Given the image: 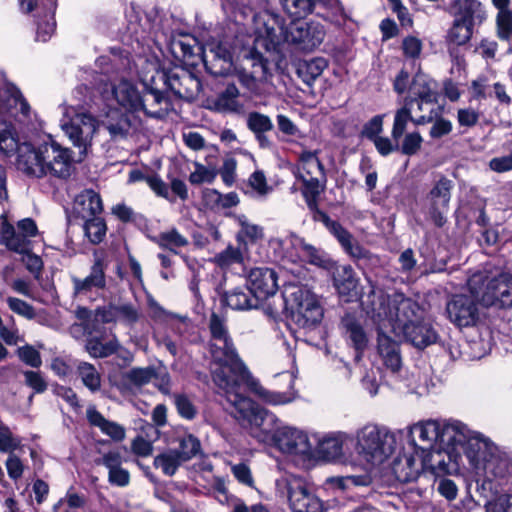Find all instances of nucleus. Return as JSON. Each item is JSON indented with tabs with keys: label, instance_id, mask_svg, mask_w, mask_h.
Listing matches in <instances>:
<instances>
[{
	"label": "nucleus",
	"instance_id": "obj_1",
	"mask_svg": "<svg viewBox=\"0 0 512 512\" xmlns=\"http://www.w3.org/2000/svg\"><path fill=\"white\" fill-rule=\"evenodd\" d=\"M363 310L379 325L390 328L396 335H403L415 347L423 349L437 341L432 326L421 321L419 305L403 294L386 296L381 290L371 288L360 297Z\"/></svg>",
	"mask_w": 512,
	"mask_h": 512
},
{
	"label": "nucleus",
	"instance_id": "obj_2",
	"mask_svg": "<svg viewBox=\"0 0 512 512\" xmlns=\"http://www.w3.org/2000/svg\"><path fill=\"white\" fill-rule=\"evenodd\" d=\"M217 346L218 348L209 343V352L213 360V382L241 417L249 418L257 425L262 424L269 415L239 391L241 383L248 376V371L237 354L232 338H226L225 344L220 342Z\"/></svg>",
	"mask_w": 512,
	"mask_h": 512
},
{
	"label": "nucleus",
	"instance_id": "obj_3",
	"mask_svg": "<svg viewBox=\"0 0 512 512\" xmlns=\"http://www.w3.org/2000/svg\"><path fill=\"white\" fill-rule=\"evenodd\" d=\"M254 26L256 47L267 51L275 50L282 41L295 45L299 50L312 51L325 36L320 23L296 20L284 28L278 16L267 12L254 17Z\"/></svg>",
	"mask_w": 512,
	"mask_h": 512
},
{
	"label": "nucleus",
	"instance_id": "obj_4",
	"mask_svg": "<svg viewBox=\"0 0 512 512\" xmlns=\"http://www.w3.org/2000/svg\"><path fill=\"white\" fill-rule=\"evenodd\" d=\"M18 170L30 177L54 176L68 178L73 171V159L69 148L58 143L46 142L38 147L22 143L16 160Z\"/></svg>",
	"mask_w": 512,
	"mask_h": 512
},
{
	"label": "nucleus",
	"instance_id": "obj_5",
	"mask_svg": "<svg viewBox=\"0 0 512 512\" xmlns=\"http://www.w3.org/2000/svg\"><path fill=\"white\" fill-rule=\"evenodd\" d=\"M268 415L262 424L253 423L249 418L241 417L235 410L234 416L250 425V434L259 442L273 444L284 454L293 456L309 457L312 446L306 433L291 426H276L273 430L270 424H276L278 421L274 414L263 409Z\"/></svg>",
	"mask_w": 512,
	"mask_h": 512
},
{
	"label": "nucleus",
	"instance_id": "obj_6",
	"mask_svg": "<svg viewBox=\"0 0 512 512\" xmlns=\"http://www.w3.org/2000/svg\"><path fill=\"white\" fill-rule=\"evenodd\" d=\"M351 441L359 460L372 467L383 464L394 453L396 445L395 435L389 428L371 422L359 427Z\"/></svg>",
	"mask_w": 512,
	"mask_h": 512
},
{
	"label": "nucleus",
	"instance_id": "obj_7",
	"mask_svg": "<svg viewBox=\"0 0 512 512\" xmlns=\"http://www.w3.org/2000/svg\"><path fill=\"white\" fill-rule=\"evenodd\" d=\"M287 309L292 321L300 328L310 329L323 318V308L317 296L305 286H289L284 292Z\"/></svg>",
	"mask_w": 512,
	"mask_h": 512
},
{
	"label": "nucleus",
	"instance_id": "obj_8",
	"mask_svg": "<svg viewBox=\"0 0 512 512\" xmlns=\"http://www.w3.org/2000/svg\"><path fill=\"white\" fill-rule=\"evenodd\" d=\"M62 118L60 127L72 144L79 149V154L85 156L92 146V140L98 129L97 119L85 112H78L74 107H60Z\"/></svg>",
	"mask_w": 512,
	"mask_h": 512
},
{
	"label": "nucleus",
	"instance_id": "obj_9",
	"mask_svg": "<svg viewBox=\"0 0 512 512\" xmlns=\"http://www.w3.org/2000/svg\"><path fill=\"white\" fill-rule=\"evenodd\" d=\"M279 493L286 496L293 512H323L324 504L309 490L305 480L297 476H287L277 481Z\"/></svg>",
	"mask_w": 512,
	"mask_h": 512
},
{
	"label": "nucleus",
	"instance_id": "obj_10",
	"mask_svg": "<svg viewBox=\"0 0 512 512\" xmlns=\"http://www.w3.org/2000/svg\"><path fill=\"white\" fill-rule=\"evenodd\" d=\"M480 280V275H474L468 282L471 295H455L446 305L449 320L458 327L473 326L478 321L477 300H480V291L476 285Z\"/></svg>",
	"mask_w": 512,
	"mask_h": 512
},
{
	"label": "nucleus",
	"instance_id": "obj_11",
	"mask_svg": "<svg viewBox=\"0 0 512 512\" xmlns=\"http://www.w3.org/2000/svg\"><path fill=\"white\" fill-rule=\"evenodd\" d=\"M296 176L303 182V194L309 207H312L316 197L323 191L326 181L323 166L316 152L304 151L300 154Z\"/></svg>",
	"mask_w": 512,
	"mask_h": 512
},
{
	"label": "nucleus",
	"instance_id": "obj_12",
	"mask_svg": "<svg viewBox=\"0 0 512 512\" xmlns=\"http://www.w3.org/2000/svg\"><path fill=\"white\" fill-rule=\"evenodd\" d=\"M111 99L127 113L143 111L147 116L159 117L162 110H152L144 102L135 85L127 80H121L111 86Z\"/></svg>",
	"mask_w": 512,
	"mask_h": 512
},
{
	"label": "nucleus",
	"instance_id": "obj_13",
	"mask_svg": "<svg viewBox=\"0 0 512 512\" xmlns=\"http://www.w3.org/2000/svg\"><path fill=\"white\" fill-rule=\"evenodd\" d=\"M157 76L176 97L186 101L194 100L201 90L200 80L183 69L169 73L157 72Z\"/></svg>",
	"mask_w": 512,
	"mask_h": 512
},
{
	"label": "nucleus",
	"instance_id": "obj_14",
	"mask_svg": "<svg viewBox=\"0 0 512 512\" xmlns=\"http://www.w3.org/2000/svg\"><path fill=\"white\" fill-rule=\"evenodd\" d=\"M480 291V301L485 306L512 307V275L503 273L489 279Z\"/></svg>",
	"mask_w": 512,
	"mask_h": 512
},
{
	"label": "nucleus",
	"instance_id": "obj_15",
	"mask_svg": "<svg viewBox=\"0 0 512 512\" xmlns=\"http://www.w3.org/2000/svg\"><path fill=\"white\" fill-rule=\"evenodd\" d=\"M439 423L434 420L418 422L409 429L410 444L415 449V456L425 453L438 447Z\"/></svg>",
	"mask_w": 512,
	"mask_h": 512
},
{
	"label": "nucleus",
	"instance_id": "obj_16",
	"mask_svg": "<svg viewBox=\"0 0 512 512\" xmlns=\"http://www.w3.org/2000/svg\"><path fill=\"white\" fill-rule=\"evenodd\" d=\"M6 114H10L25 126L31 125L35 118L30 105L16 88L5 92L0 90V116Z\"/></svg>",
	"mask_w": 512,
	"mask_h": 512
},
{
	"label": "nucleus",
	"instance_id": "obj_17",
	"mask_svg": "<svg viewBox=\"0 0 512 512\" xmlns=\"http://www.w3.org/2000/svg\"><path fill=\"white\" fill-rule=\"evenodd\" d=\"M207 70L216 76L228 74L233 67V57L227 43L211 42L202 50Z\"/></svg>",
	"mask_w": 512,
	"mask_h": 512
},
{
	"label": "nucleus",
	"instance_id": "obj_18",
	"mask_svg": "<svg viewBox=\"0 0 512 512\" xmlns=\"http://www.w3.org/2000/svg\"><path fill=\"white\" fill-rule=\"evenodd\" d=\"M458 452L444 450L436 447L435 449L419 455L423 470L430 471L436 476L450 474L457 469Z\"/></svg>",
	"mask_w": 512,
	"mask_h": 512
},
{
	"label": "nucleus",
	"instance_id": "obj_19",
	"mask_svg": "<svg viewBox=\"0 0 512 512\" xmlns=\"http://www.w3.org/2000/svg\"><path fill=\"white\" fill-rule=\"evenodd\" d=\"M452 182L448 179H440L429 193V215L437 226L445 223V214L448 211L451 198Z\"/></svg>",
	"mask_w": 512,
	"mask_h": 512
},
{
	"label": "nucleus",
	"instance_id": "obj_20",
	"mask_svg": "<svg viewBox=\"0 0 512 512\" xmlns=\"http://www.w3.org/2000/svg\"><path fill=\"white\" fill-rule=\"evenodd\" d=\"M250 292L259 301L273 296L277 289V274L268 267H257L250 271L248 276Z\"/></svg>",
	"mask_w": 512,
	"mask_h": 512
},
{
	"label": "nucleus",
	"instance_id": "obj_21",
	"mask_svg": "<svg viewBox=\"0 0 512 512\" xmlns=\"http://www.w3.org/2000/svg\"><path fill=\"white\" fill-rule=\"evenodd\" d=\"M341 330L345 340L355 349L357 357L368 347L370 335L361 319L347 314L341 320Z\"/></svg>",
	"mask_w": 512,
	"mask_h": 512
},
{
	"label": "nucleus",
	"instance_id": "obj_22",
	"mask_svg": "<svg viewBox=\"0 0 512 512\" xmlns=\"http://www.w3.org/2000/svg\"><path fill=\"white\" fill-rule=\"evenodd\" d=\"M496 448L497 446L488 438L472 430L469 431V437L463 447L465 455L475 470L486 461L493 451H496Z\"/></svg>",
	"mask_w": 512,
	"mask_h": 512
},
{
	"label": "nucleus",
	"instance_id": "obj_23",
	"mask_svg": "<svg viewBox=\"0 0 512 512\" xmlns=\"http://www.w3.org/2000/svg\"><path fill=\"white\" fill-rule=\"evenodd\" d=\"M106 266L100 257H96L85 278L72 277L73 292L76 296L87 295L93 290H103L106 287Z\"/></svg>",
	"mask_w": 512,
	"mask_h": 512
},
{
	"label": "nucleus",
	"instance_id": "obj_24",
	"mask_svg": "<svg viewBox=\"0 0 512 512\" xmlns=\"http://www.w3.org/2000/svg\"><path fill=\"white\" fill-rule=\"evenodd\" d=\"M470 429L459 421L439 423L438 447L457 452L458 447H464Z\"/></svg>",
	"mask_w": 512,
	"mask_h": 512
},
{
	"label": "nucleus",
	"instance_id": "obj_25",
	"mask_svg": "<svg viewBox=\"0 0 512 512\" xmlns=\"http://www.w3.org/2000/svg\"><path fill=\"white\" fill-rule=\"evenodd\" d=\"M247 61L251 64L253 70L250 73H241L239 81L253 95L259 96L262 94L260 83L267 79V61L257 51L250 52Z\"/></svg>",
	"mask_w": 512,
	"mask_h": 512
},
{
	"label": "nucleus",
	"instance_id": "obj_26",
	"mask_svg": "<svg viewBox=\"0 0 512 512\" xmlns=\"http://www.w3.org/2000/svg\"><path fill=\"white\" fill-rule=\"evenodd\" d=\"M453 18L471 26L481 24L486 19V12L478 0H454L449 6Z\"/></svg>",
	"mask_w": 512,
	"mask_h": 512
},
{
	"label": "nucleus",
	"instance_id": "obj_27",
	"mask_svg": "<svg viewBox=\"0 0 512 512\" xmlns=\"http://www.w3.org/2000/svg\"><path fill=\"white\" fill-rule=\"evenodd\" d=\"M315 219L322 221L329 231L337 238L344 250L354 258H363L365 250L358 244L352 235L339 223L331 220L327 214L317 211Z\"/></svg>",
	"mask_w": 512,
	"mask_h": 512
},
{
	"label": "nucleus",
	"instance_id": "obj_28",
	"mask_svg": "<svg viewBox=\"0 0 512 512\" xmlns=\"http://www.w3.org/2000/svg\"><path fill=\"white\" fill-rule=\"evenodd\" d=\"M476 471L483 473L484 476L491 480L493 478H504L512 471V460L506 454L501 452L498 447L496 451L490 454V456L479 466Z\"/></svg>",
	"mask_w": 512,
	"mask_h": 512
},
{
	"label": "nucleus",
	"instance_id": "obj_29",
	"mask_svg": "<svg viewBox=\"0 0 512 512\" xmlns=\"http://www.w3.org/2000/svg\"><path fill=\"white\" fill-rule=\"evenodd\" d=\"M378 327V353L382 358L383 364L392 372H397L402 365V359L399 351V345L387 336L383 330L385 327Z\"/></svg>",
	"mask_w": 512,
	"mask_h": 512
},
{
	"label": "nucleus",
	"instance_id": "obj_30",
	"mask_svg": "<svg viewBox=\"0 0 512 512\" xmlns=\"http://www.w3.org/2000/svg\"><path fill=\"white\" fill-rule=\"evenodd\" d=\"M333 284L340 296L349 299L358 296V279L349 265L336 266L333 271Z\"/></svg>",
	"mask_w": 512,
	"mask_h": 512
},
{
	"label": "nucleus",
	"instance_id": "obj_31",
	"mask_svg": "<svg viewBox=\"0 0 512 512\" xmlns=\"http://www.w3.org/2000/svg\"><path fill=\"white\" fill-rule=\"evenodd\" d=\"M0 243L5 247L18 254L31 251V241L10 223L3 221L0 225Z\"/></svg>",
	"mask_w": 512,
	"mask_h": 512
},
{
	"label": "nucleus",
	"instance_id": "obj_32",
	"mask_svg": "<svg viewBox=\"0 0 512 512\" xmlns=\"http://www.w3.org/2000/svg\"><path fill=\"white\" fill-rule=\"evenodd\" d=\"M352 436L345 432H337L324 437L318 444V453L331 461L343 456L344 445L351 441Z\"/></svg>",
	"mask_w": 512,
	"mask_h": 512
},
{
	"label": "nucleus",
	"instance_id": "obj_33",
	"mask_svg": "<svg viewBox=\"0 0 512 512\" xmlns=\"http://www.w3.org/2000/svg\"><path fill=\"white\" fill-rule=\"evenodd\" d=\"M75 210L83 218L99 216L103 210L102 199L93 190H85L75 200Z\"/></svg>",
	"mask_w": 512,
	"mask_h": 512
},
{
	"label": "nucleus",
	"instance_id": "obj_34",
	"mask_svg": "<svg viewBox=\"0 0 512 512\" xmlns=\"http://www.w3.org/2000/svg\"><path fill=\"white\" fill-rule=\"evenodd\" d=\"M86 415L91 425L98 427L103 434L111 437L114 441H122L125 438V428L116 422L107 420L95 407H89Z\"/></svg>",
	"mask_w": 512,
	"mask_h": 512
},
{
	"label": "nucleus",
	"instance_id": "obj_35",
	"mask_svg": "<svg viewBox=\"0 0 512 512\" xmlns=\"http://www.w3.org/2000/svg\"><path fill=\"white\" fill-rule=\"evenodd\" d=\"M408 97L414 98V101L421 100V102L426 103L436 102L437 92L435 90V83L424 74H416L409 86Z\"/></svg>",
	"mask_w": 512,
	"mask_h": 512
},
{
	"label": "nucleus",
	"instance_id": "obj_36",
	"mask_svg": "<svg viewBox=\"0 0 512 512\" xmlns=\"http://www.w3.org/2000/svg\"><path fill=\"white\" fill-rule=\"evenodd\" d=\"M306 244L307 242L303 238L295 234H291L283 239L277 238L271 241V245L275 249L281 250L282 257L292 263L299 262L303 253L302 247L304 248Z\"/></svg>",
	"mask_w": 512,
	"mask_h": 512
},
{
	"label": "nucleus",
	"instance_id": "obj_37",
	"mask_svg": "<svg viewBox=\"0 0 512 512\" xmlns=\"http://www.w3.org/2000/svg\"><path fill=\"white\" fill-rule=\"evenodd\" d=\"M418 458L421 460L420 457ZM392 470L397 480L406 483L416 480L419 477L420 471L423 469L421 462H416L415 456L405 455L397 458L393 462Z\"/></svg>",
	"mask_w": 512,
	"mask_h": 512
},
{
	"label": "nucleus",
	"instance_id": "obj_38",
	"mask_svg": "<svg viewBox=\"0 0 512 512\" xmlns=\"http://www.w3.org/2000/svg\"><path fill=\"white\" fill-rule=\"evenodd\" d=\"M240 92L234 84H229L218 94L213 101L214 109L225 113H239L243 110V105L239 102Z\"/></svg>",
	"mask_w": 512,
	"mask_h": 512
},
{
	"label": "nucleus",
	"instance_id": "obj_39",
	"mask_svg": "<svg viewBox=\"0 0 512 512\" xmlns=\"http://www.w3.org/2000/svg\"><path fill=\"white\" fill-rule=\"evenodd\" d=\"M414 105V98L405 97L403 104L395 111L394 122L391 130V136L394 140L400 139L408 126V123H413L412 107Z\"/></svg>",
	"mask_w": 512,
	"mask_h": 512
},
{
	"label": "nucleus",
	"instance_id": "obj_40",
	"mask_svg": "<svg viewBox=\"0 0 512 512\" xmlns=\"http://www.w3.org/2000/svg\"><path fill=\"white\" fill-rule=\"evenodd\" d=\"M227 306L234 310H248L257 308L259 301L247 288H235L224 295Z\"/></svg>",
	"mask_w": 512,
	"mask_h": 512
},
{
	"label": "nucleus",
	"instance_id": "obj_41",
	"mask_svg": "<svg viewBox=\"0 0 512 512\" xmlns=\"http://www.w3.org/2000/svg\"><path fill=\"white\" fill-rule=\"evenodd\" d=\"M103 124L112 138L125 137L132 126L128 115L117 110L109 111Z\"/></svg>",
	"mask_w": 512,
	"mask_h": 512
},
{
	"label": "nucleus",
	"instance_id": "obj_42",
	"mask_svg": "<svg viewBox=\"0 0 512 512\" xmlns=\"http://www.w3.org/2000/svg\"><path fill=\"white\" fill-rule=\"evenodd\" d=\"M85 348L91 357L105 358L116 353L120 348V344L115 336L106 342H103V340L98 337H89Z\"/></svg>",
	"mask_w": 512,
	"mask_h": 512
},
{
	"label": "nucleus",
	"instance_id": "obj_43",
	"mask_svg": "<svg viewBox=\"0 0 512 512\" xmlns=\"http://www.w3.org/2000/svg\"><path fill=\"white\" fill-rule=\"evenodd\" d=\"M202 50L198 46L197 40L188 35L179 36L171 41V51L177 58L184 61L191 59L202 52Z\"/></svg>",
	"mask_w": 512,
	"mask_h": 512
},
{
	"label": "nucleus",
	"instance_id": "obj_44",
	"mask_svg": "<svg viewBox=\"0 0 512 512\" xmlns=\"http://www.w3.org/2000/svg\"><path fill=\"white\" fill-rule=\"evenodd\" d=\"M327 61L322 57L301 61L297 67L299 77L308 85L313 83L326 69Z\"/></svg>",
	"mask_w": 512,
	"mask_h": 512
},
{
	"label": "nucleus",
	"instance_id": "obj_45",
	"mask_svg": "<svg viewBox=\"0 0 512 512\" xmlns=\"http://www.w3.org/2000/svg\"><path fill=\"white\" fill-rule=\"evenodd\" d=\"M87 498L84 494H79L73 488L67 490L64 497L60 498L54 505V512H79L85 509Z\"/></svg>",
	"mask_w": 512,
	"mask_h": 512
},
{
	"label": "nucleus",
	"instance_id": "obj_46",
	"mask_svg": "<svg viewBox=\"0 0 512 512\" xmlns=\"http://www.w3.org/2000/svg\"><path fill=\"white\" fill-rule=\"evenodd\" d=\"M194 171L189 175V182L193 185L212 183L218 175V168L212 161V156L207 157V165L194 162Z\"/></svg>",
	"mask_w": 512,
	"mask_h": 512
},
{
	"label": "nucleus",
	"instance_id": "obj_47",
	"mask_svg": "<svg viewBox=\"0 0 512 512\" xmlns=\"http://www.w3.org/2000/svg\"><path fill=\"white\" fill-rule=\"evenodd\" d=\"M186 462L176 449L168 450L154 458V466L167 476H173L178 468Z\"/></svg>",
	"mask_w": 512,
	"mask_h": 512
},
{
	"label": "nucleus",
	"instance_id": "obj_48",
	"mask_svg": "<svg viewBox=\"0 0 512 512\" xmlns=\"http://www.w3.org/2000/svg\"><path fill=\"white\" fill-rule=\"evenodd\" d=\"M153 241L161 248L168 249L177 253V249L188 245V239L180 234L176 229H171L157 235Z\"/></svg>",
	"mask_w": 512,
	"mask_h": 512
},
{
	"label": "nucleus",
	"instance_id": "obj_49",
	"mask_svg": "<svg viewBox=\"0 0 512 512\" xmlns=\"http://www.w3.org/2000/svg\"><path fill=\"white\" fill-rule=\"evenodd\" d=\"M302 250L303 253L299 262H306L324 269H332L334 267L332 260L321 249L307 243L304 248L302 247Z\"/></svg>",
	"mask_w": 512,
	"mask_h": 512
},
{
	"label": "nucleus",
	"instance_id": "obj_50",
	"mask_svg": "<svg viewBox=\"0 0 512 512\" xmlns=\"http://www.w3.org/2000/svg\"><path fill=\"white\" fill-rule=\"evenodd\" d=\"M284 10L294 18H302L310 14L316 4L323 5L322 0H281Z\"/></svg>",
	"mask_w": 512,
	"mask_h": 512
},
{
	"label": "nucleus",
	"instance_id": "obj_51",
	"mask_svg": "<svg viewBox=\"0 0 512 512\" xmlns=\"http://www.w3.org/2000/svg\"><path fill=\"white\" fill-rule=\"evenodd\" d=\"M77 373L83 385L91 392H97L101 388V376L94 365L81 362L77 367Z\"/></svg>",
	"mask_w": 512,
	"mask_h": 512
},
{
	"label": "nucleus",
	"instance_id": "obj_52",
	"mask_svg": "<svg viewBox=\"0 0 512 512\" xmlns=\"http://www.w3.org/2000/svg\"><path fill=\"white\" fill-rule=\"evenodd\" d=\"M473 27L454 18L453 24L447 32L446 39L449 43L464 45L471 39Z\"/></svg>",
	"mask_w": 512,
	"mask_h": 512
},
{
	"label": "nucleus",
	"instance_id": "obj_53",
	"mask_svg": "<svg viewBox=\"0 0 512 512\" xmlns=\"http://www.w3.org/2000/svg\"><path fill=\"white\" fill-rule=\"evenodd\" d=\"M18 140L14 127L5 121H0V152L10 155L14 151L18 152Z\"/></svg>",
	"mask_w": 512,
	"mask_h": 512
},
{
	"label": "nucleus",
	"instance_id": "obj_54",
	"mask_svg": "<svg viewBox=\"0 0 512 512\" xmlns=\"http://www.w3.org/2000/svg\"><path fill=\"white\" fill-rule=\"evenodd\" d=\"M370 478L367 475H350L330 477L326 480V484L339 490H347L353 486H367Z\"/></svg>",
	"mask_w": 512,
	"mask_h": 512
},
{
	"label": "nucleus",
	"instance_id": "obj_55",
	"mask_svg": "<svg viewBox=\"0 0 512 512\" xmlns=\"http://www.w3.org/2000/svg\"><path fill=\"white\" fill-rule=\"evenodd\" d=\"M176 450L187 462L201 453V443L194 435L185 434L179 438V449Z\"/></svg>",
	"mask_w": 512,
	"mask_h": 512
},
{
	"label": "nucleus",
	"instance_id": "obj_56",
	"mask_svg": "<svg viewBox=\"0 0 512 512\" xmlns=\"http://www.w3.org/2000/svg\"><path fill=\"white\" fill-rule=\"evenodd\" d=\"M255 393L267 404L283 405L292 402L296 398L295 392H274L262 386H256Z\"/></svg>",
	"mask_w": 512,
	"mask_h": 512
},
{
	"label": "nucleus",
	"instance_id": "obj_57",
	"mask_svg": "<svg viewBox=\"0 0 512 512\" xmlns=\"http://www.w3.org/2000/svg\"><path fill=\"white\" fill-rule=\"evenodd\" d=\"M84 230L89 240L94 243H100L106 235V224L100 216L84 219Z\"/></svg>",
	"mask_w": 512,
	"mask_h": 512
},
{
	"label": "nucleus",
	"instance_id": "obj_58",
	"mask_svg": "<svg viewBox=\"0 0 512 512\" xmlns=\"http://www.w3.org/2000/svg\"><path fill=\"white\" fill-rule=\"evenodd\" d=\"M210 340L209 343H213V346L218 348V343L225 344V340L231 337L226 324L217 314L213 313L209 320Z\"/></svg>",
	"mask_w": 512,
	"mask_h": 512
},
{
	"label": "nucleus",
	"instance_id": "obj_59",
	"mask_svg": "<svg viewBox=\"0 0 512 512\" xmlns=\"http://www.w3.org/2000/svg\"><path fill=\"white\" fill-rule=\"evenodd\" d=\"M247 127L260 138L262 134L273 129V123L270 117L265 114L250 112L247 116Z\"/></svg>",
	"mask_w": 512,
	"mask_h": 512
},
{
	"label": "nucleus",
	"instance_id": "obj_60",
	"mask_svg": "<svg viewBox=\"0 0 512 512\" xmlns=\"http://www.w3.org/2000/svg\"><path fill=\"white\" fill-rule=\"evenodd\" d=\"M142 99L145 101L144 103L152 110H162V114L158 117L161 118L165 116L170 108V103L167 97L157 88H151Z\"/></svg>",
	"mask_w": 512,
	"mask_h": 512
},
{
	"label": "nucleus",
	"instance_id": "obj_61",
	"mask_svg": "<svg viewBox=\"0 0 512 512\" xmlns=\"http://www.w3.org/2000/svg\"><path fill=\"white\" fill-rule=\"evenodd\" d=\"M214 261L220 267H230L233 264L242 263L243 253L237 247L228 246L225 250L215 255Z\"/></svg>",
	"mask_w": 512,
	"mask_h": 512
},
{
	"label": "nucleus",
	"instance_id": "obj_62",
	"mask_svg": "<svg viewBox=\"0 0 512 512\" xmlns=\"http://www.w3.org/2000/svg\"><path fill=\"white\" fill-rule=\"evenodd\" d=\"M496 32L499 39L509 41L512 38V11H501L496 16Z\"/></svg>",
	"mask_w": 512,
	"mask_h": 512
},
{
	"label": "nucleus",
	"instance_id": "obj_63",
	"mask_svg": "<svg viewBox=\"0 0 512 512\" xmlns=\"http://www.w3.org/2000/svg\"><path fill=\"white\" fill-rule=\"evenodd\" d=\"M248 185L258 198H265L272 190L267 183L265 174L260 170L250 175Z\"/></svg>",
	"mask_w": 512,
	"mask_h": 512
},
{
	"label": "nucleus",
	"instance_id": "obj_64",
	"mask_svg": "<svg viewBox=\"0 0 512 512\" xmlns=\"http://www.w3.org/2000/svg\"><path fill=\"white\" fill-rule=\"evenodd\" d=\"M485 512H512V494H500L488 501Z\"/></svg>",
	"mask_w": 512,
	"mask_h": 512
}]
</instances>
